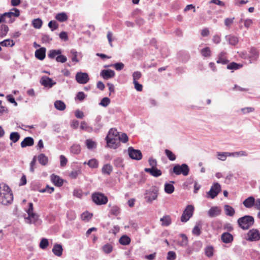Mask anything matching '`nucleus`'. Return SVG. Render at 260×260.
I'll use <instances>...</instances> for the list:
<instances>
[{
    "label": "nucleus",
    "instance_id": "nucleus-62",
    "mask_svg": "<svg viewBox=\"0 0 260 260\" xmlns=\"http://www.w3.org/2000/svg\"><path fill=\"white\" fill-rule=\"evenodd\" d=\"M71 53L72 54V61L75 62H79V60L77 59V52L75 49H72L71 50Z\"/></svg>",
    "mask_w": 260,
    "mask_h": 260
},
{
    "label": "nucleus",
    "instance_id": "nucleus-9",
    "mask_svg": "<svg viewBox=\"0 0 260 260\" xmlns=\"http://www.w3.org/2000/svg\"><path fill=\"white\" fill-rule=\"evenodd\" d=\"M247 240L251 242L258 241L260 240V233L258 230L252 229L247 233Z\"/></svg>",
    "mask_w": 260,
    "mask_h": 260
},
{
    "label": "nucleus",
    "instance_id": "nucleus-39",
    "mask_svg": "<svg viewBox=\"0 0 260 260\" xmlns=\"http://www.w3.org/2000/svg\"><path fill=\"white\" fill-rule=\"evenodd\" d=\"M194 210V207L191 205H188L186 206V209L183 211V213H185L186 215L191 217L192 216Z\"/></svg>",
    "mask_w": 260,
    "mask_h": 260
},
{
    "label": "nucleus",
    "instance_id": "nucleus-37",
    "mask_svg": "<svg viewBox=\"0 0 260 260\" xmlns=\"http://www.w3.org/2000/svg\"><path fill=\"white\" fill-rule=\"evenodd\" d=\"M20 135L18 132H12L10 135V139L14 143L18 141Z\"/></svg>",
    "mask_w": 260,
    "mask_h": 260
},
{
    "label": "nucleus",
    "instance_id": "nucleus-25",
    "mask_svg": "<svg viewBox=\"0 0 260 260\" xmlns=\"http://www.w3.org/2000/svg\"><path fill=\"white\" fill-rule=\"evenodd\" d=\"M12 11L14 12H8L3 13V16L6 18H11V17H18L20 15V11L17 8H13Z\"/></svg>",
    "mask_w": 260,
    "mask_h": 260
},
{
    "label": "nucleus",
    "instance_id": "nucleus-45",
    "mask_svg": "<svg viewBox=\"0 0 260 260\" xmlns=\"http://www.w3.org/2000/svg\"><path fill=\"white\" fill-rule=\"evenodd\" d=\"M165 153L168 158L171 161H174L176 159V157L175 155L170 150L165 149Z\"/></svg>",
    "mask_w": 260,
    "mask_h": 260
},
{
    "label": "nucleus",
    "instance_id": "nucleus-58",
    "mask_svg": "<svg viewBox=\"0 0 260 260\" xmlns=\"http://www.w3.org/2000/svg\"><path fill=\"white\" fill-rule=\"evenodd\" d=\"M48 27L51 29L52 31H53L56 29L58 25L57 23L55 20H51L48 23Z\"/></svg>",
    "mask_w": 260,
    "mask_h": 260
},
{
    "label": "nucleus",
    "instance_id": "nucleus-54",
    "mask_svg": "<svg viewBox=\"0 0 260 260\" xmlns=\"http://www.w3.org/2000/svg\"><path fill=\"white\" fill-rule=\"evenodd\" d=\"M193 246H196L197 248H193L192 250H189L188 251V253H189V254L191 253L192 251H194L196 252L199 251L202 246V244L201 242L197 241V242H195L193 243Z\"/></svg>",
    "mask_w": 260,
    "mask_h": 260
},
{
    "label": "nucleus",
    "instance_id": "nucleus-7",
    "mask_svg": "<svg viewBox=\"0 0 260 260\" xmlns=\"http://www.w3.org/2000/svg\"><path fill=\"white\" fill-rule=\"evenodd\" d=\"M221 191V186L218 182L214 183L207 192L208 197L214 199Z\"/></svg>",
    "mask_w": 260,
    "mask_h": 260
},
{
    "label": "nucleus",
    "instance_id": "nucleus-8",
    "mask_svg": "<svg viewBox=\"0 0 260 260\" xmlns=\"http://www.w3.org/2000/svg\"><path fill=\"white\" fill-rule=\"evenodd\" d=\"M127 150L128 155L131 158L137 160H141L142 158V153L140 150L135 149L132 147H129Z\"/></svg>",
    "mask_w": 260,
    "mask_h": 260
},
{
    "label": "nucleus",
    "instance_id": "nucleus-33",
    "mask_svg": "<svg viewBox=\"0 0 260 260\" xmlns=\"http://www.w3.org/2000/svg\"><path fill=\"white\" fill-rule=\"evenodd\" d=\"M118 136V132H117V129L112 128L109 130L108 134L106 137V139L117 138Z\"/></svg>",
    "mask_w": 260,
    "mask_h": 260
},
{
    "label": "nucleus",
    "instance_id": "nucleus-61",
    "mask_svg": "<svg viewBox=\"0 0 260 260\" xmlns=\"http://www.w3.org/2000/svg\"><path fill=\"white\" fill-rule=\"evenodd\" d=\"M54 190V187H49L48 185H47L45 188L40 189L39 191L40 192H48L49 193H51L53 192Z\"/></svg>",
    "mask_w": 260,
    "mask_h": 260
},
{
    "label": "nucleus",
    "instance_id": "nucleus-23",
    "mask_svg": "<svg viewBox=\"0 0 260 260\" xmlns=\"http://www.w3.org/2000/svg\"><path fill=\"white\" fill-rule=\"evenodd\" d=\"M63 248L61 244L55 243L52 248L53 254L57 256H60L62 254Z\"/></svg>",
    "mask_w": 260,
    "mask_h": 260
},
{
    "label": "nucleus",
    "instance_id": "nucleus-36",
    "mask_svg": "<svg viewBox=\"0 0 260 260\" xmlns=\"http://www.w3.org/2000/svg\"><path fill=\"white\" fill-rule=\"evenodd\" d=\"M55 19L58 21L62 22L68 19V16L64 12L59 13L55 16Z\"/></svg>",
    "mask_w": 260,
    "mask_h": 260
},
{
    "label": "nucleus",
    "instance_id": "nucleus-51",
    "mask_svg": "<svg viewBox=\"0 0 260 260\" xmlns=\"http://www.w3.org/2000/svg\"><path fill=\"white\" fill-rule=\"evenodd\" d=\"M242 66L239 63L232 62L227 66V69L229 70H237L241 68Z\"/></svg>",
    "mask_w": 260,
    "mask_h": 260
},
{
    "label": "nucleus",
    "instance_id": "nucleus-5",
    "mask_svg": "<svg viewBox=\"0 0 260 260\" xmlns=\"http://www.w3.org/2000/svg\"><path fill=\"white\" fill-rule=\"evenodd\" d=\"M91 199L92 201L97 205H105L108 201L107 197L100 192L92 193Z\"/></svg>",
    "mask_w": 260,
    "mask_h": 260
},
{
    "label": "nucleus",
    "instance_id": "nucleus-17",
    "mask_svg": "<svg viewBox=\"0 0 260 260\" xmlns=\"http://www.w3.org/2000/svg\"><path fill=\"white\" fill-rule=\"evenodd\" d=\"M216 62L222 64H226L229 62L226 57V53L225 51H222L218 54Z\"/></svg>",
    "mask_w": 260,
    "mask_h": 260
},
{
    "label": "nucleus",
    "instance_id": "nucleus-11",
    "mask_svg": "<svg viewBox=\"0 0 260 260\" xmlns=\"http://www.w3.org/2000/svg\"><path fill=\"white\" fill-rule=\"evenodd\" d=\"M40 83L45 87L51 88L56 84V82L51 78L44 76L41 78Z\"/></svg>",
    "mask_w": 260,
    "mask_h": 260
},
{
    "label": "nucleus",
    "instance_id": "nucleus-24",
    "mask_svg": "<svg viewBox=\"0 0 260 260\" xmlns=\"http://www.w3.org/2000/svg\"><path fill=\"white\" fill-rule=\"evenodd\" d=\"M175 183L174 181H170V183L166 182L164 185L165 191L168 194L172 193L175 190L173 184Z\"/></svg>",
    "mask_w": 260,
    "mask_h": 260
},
{
    "label": "nucleus",
    "instance_id": "nucleus-41",
    "mask_svg": "<svg viewBox=\"0 0 260 260\" xmlns=\"http://www.w3.org/2000/svg\"><path fill=\"white\" fill-rule=\"evenodd\" d=\"M201 54L205 57H209L211 55V51L209 47H206L201 50Z\"/></svg>",
    "mask_w": 260,
    "mask_h": 260
},
{
    "label": "nucleus",
    "instance_id": "nucleus-44",
    "mask_svg": "<svg viewBox=\"0 0 260 260\" xmlns=\"http://www.w3.org/2000/svg\"><path fill=\"white\" fill-rule=\"evenodd\" d=\"M71 153L75 154H78L81 152V147L79 144H74L71 147Z\"/></svg>",
    "mask_w": 260,
    "mask_h": 260
},
{
    "label": "nucleus",
    "instance_id": "nucleus-29",
    "mask_svg": "<svg viewBox=\"0 0 260 260\" xmlns=\"http://www.w3.org/2000/svg\"><path fill=\"white\" fill-rule=\"evenodd\" d=\"M161 222V225L163 226H168L172 223V220L170 216L165 215L160 219Z\"/></svg>",
    "mask_w": 260,
    "mask_h": 260
},
{
    "label": "nucleus",
    "instance_id": "nucleus-55",
    "mask_svg": "<svg viewBox=\"0 0 260 260\" xmlns=\"http://www.w3.org/2000/svg\"><path fill=\"white\" fill-rule=\"evenodd\" d=\"M180 237L182 238V241L180 243V245L183 247L186 246L188 244V238L185 234H181Z\"/></svg>",
    "mask_w": 260,
    "mask_h": 260
},
{
    "label": "nucleus",
    "instance_id": "nucleus-49",
    "mask_svg": "<svg viewBox=\"0 0 260 260\" xmlns=\"http://www.w3.org/2000/svg\"><path fill=\"white\" fill-rule=\"evenodd\" d=\"M120 213V209L116 205L111 207L110 213L115 216H117Z\"/></svg>",
    "mask_w": 260,
    "mask_h": 260
},
{
    "label": "nucleus",
    "instance_id": "nucleus-48",
    "mask_svg": "<svg viewBox=\"0 0 260 260\" xmlns=\"http://www.w3.org/2000/svg\"><path fill=\"white\" fill-rule=\"evenodd\" d=\"M86 95L83 91L78 92L75 97V100H78L80 102H82L86 98Z\"/></svg>",
    "mask_w": 260,
    "mask_h": 260
},
{
    "label": "nucleus",
    "instance_id": "nucleus-4",
    "mask_svg": "<svg viewBox=\"0 0 260 260\" xmlns=\"http://www.w3.org/2000/svg\"><path fill=\"white\" fill-rule=\"evenodd\" d=\"M62 51L61 49H51L49 50L48 53V57L51 59H55L58 62L64 63L67 60L66 56L62 55Z\"/></svg>",
    "mask_w": 260,
    "mask_h": 260
},
{
    "label": "nucleus",
    "instance_id": "nucleus-15",
    "mask_svg": "<svg viewBox=\"0 0 260 260\" xmlns=\"http://www.w3.org/2000/svg\"><path fill=\"white\" fill-rule=\"evenodd\" d=\"M221 240L222 242L228 244L232 243L234 240L233 236L229 232H224L221 235Z\"/></svg>",
    "mask_w": 260,
    "mask_h": 260
},
{
    "label": "nucleus",
    "instance_id": "nucleus-34",
    "mask_svg": "<svg viewBox=\"0 0 260 260\" xmlns=\"http://www.w3.org/2000/svg\"><path fill=\"white\" fill-rule=\"evenodd\" d=\"M38 161L39 163L43 165L46 166L48 161V157L43 153H41L38 156Z\"/></svg>",
    "mask_w": 260,
    "mask_h": 260
},
{
    "label": "nucleus",
    "instance_id": "nucleus-57",
    "mask_svg": "<svg viewBox=\"0 0 260 260\" xmlns=\"http://www.w3.org/2000/svg\"><path fill=\"white\" fill-rule=\"evenodd\" d=\"M49 245L48 239L46 238H42L40 243V247L43 249H46Z\"/></svg>",
    "mask_w": 260,
    "mask_h": 260
},
{
    "label": "nucleus",
    "instance_id": "nucleus-32",
    "mask_svg": "<svg viewBox=\"0 0 260 260\" xmlns=\"http://www.w3.org/2000/svg\"><path fill=\"white\" fill-rule=\"evenodd\" d=\"M112 170V166L109 164H107L103 167L102 169V172L103 174L110 175Z\"/></svg>",
    "mask_w": 260,
    "mask_h": 260
},
{
    "label": "nucleus",
    "instance_id": "nucleus-12",
    "mask_svg": "<svg viewBox=\"0 0 260 260\" xmlns=\"http://www.w3.org/2000/svg\"><path fill=\"white\" fill-rule=\"evenodd\" d=\"M106 141L107 147L111 148L116 149L120 145L118 138L106 139Z\"/></svg>",
    "mask_w": 260,
    "mask_h": 260
},
{
    "label": "nucleus",
    "instance_id": "nucleus-16",
    "mask_svg": "<svg viewBox=\"0 0 260 260\" xmlns=\"http://www.w3.org/2000/svg\"><path fill=\"white\" fill-rule=\"evenodd\" d=\"M145 172L149 173L151 175L155 177H158L161 175V171L158 169L156 167L151 168H145Z\"/></svg>",
    "mask_w": 260,
    "mask_h": 260
},
{
    "label": "nucleus",
    "instance_id": "nucleus-50",
    "mask_svg": "<svg viewBox=\"0 0 260 260\" xmlns=\"http://www.w3.org/2000/svg\"><path fill=\"white\" fill-rule=\"evenodd\" d=\"M86 145L88 149H92L96 146V143L91 139H87L85 141Z\"/></svg>",
    "mask_w": 260,
    "mask_h": 260
},
{
    "label": "nucleus",
    "instance_id": "nucleus-47",
    "mask_svg": "<svg viewBox=\"0 0 260 260\" xmlns=\"http://www.w3.org/2000/svg\"><path fill=\"white\" fill-rule=\"evenodd\" d=\"M42 21L41 19L37 18L33 20L32 25L35 28L39 29L42 26Z\"/></svg>",
    "mask_w": 260,
    "mask_h": 260
},
{
    "label": "nucleus",
    "instance_id": "nucleus-26",
    "mask_svg": "<svg viewBox=\"0 0 260 260\" xmlns=\"http://www.w3.org/2000/svg\"><path fill=\"white\" fill-rule=\"evenodd\" d=\"M225 40L230 45L232 46L236 45L239 42L238 38L237 37L232 35L226 36Z\"/></svg>",
    "mask_w": 260,
    "mask_h": 260
},
{
    "label": "nucleus",
    "instance_id": "nucleus-22",
    "mask_svg": "<svg viewBox=\"0 0 260 260\" xmlns=\"http://www.w3.org/2000/svg\"><path fill=\"white\" fill-rule=\"evenodd\" d=\"M250 63L254 62L257 60L258 57V53L256 49L254 48H251L248 54Z\"/></svg>",
    "mask_w": 260,
    "mask_h": 260
},
{
    "label": "nucleus",
    "instance_id": "nucleus-10",
    "mask_svg": "<svg viewBox=\"0 0 260 260\" xmlns=\"http://www.w3.org/2000/svg\"><path fill=\"white\" fill-rule=\"evenodd\" d=\"M75 79L76 81L81 84H85L89 80V77L87 73L81 72H78L76 76Z\"/></svg>",
    "mask_w": 260,
    "mask_h": 260
},
{
    "label": "nucleus",
    "instance_id": "nucleus-1",
    "mask_svg": "<svg viewBox=\"0 0 260 260\" xmlns=\"http://www.w3.org/2000/svg\"><path fill=\"white\" fill-rule=\"evenodd\" d=\"M13 201L12 191L9 186L4 183H0V202L4 205L11 204Z\"/></svg>",
    "mask_w": 260,
    "mask_h": 260
},
{
    "label": "nucleus",
    "instance_id": "nucleus-3",
    "mask_svg": "<svg viewBox=\"0 0 260 260\" xmlns=\"http://www.w3.org/2000/svg\"><path fill=\"white\" fill-rule=\"evenodd\" d=\"M159 189L156 186H152L149 189L146 190L144 194V199L147 203H151L156 200Z\"/></svg>",
    "mask_w": 260,
    "mask_h": 260
},
{
    "label": "nucleus",
    "instance_id": "nucleus-64",
    "mask_svg": "<svg viewBox=\"0 0 260 260\" xmlns=\"http://www.w3.org/2000/svg\"><path fill=\"white\" fill-rule=\"evenodd\" d=\"M176 257V254L175 252L170 251L168 252L167 258L168 260H174Z\"/></svg>",
    "mask_w": 260,
    "mask_h": 260
},
{
    "label": "nucleus",
    "instance_id": "nucleus-6",
    "mask_svg": "<svg viewBox=\"0 0 260 260\" xmlns=\"http://www.w3.org/2000/svg\"><path fill=\"white\" fill-rule=\"evenodd\" d=\"M172 172L176 175L182 174L183 176H186L189 174V168L186 164H182L181 165L176 164L174 166Z\"/></svg>",
    "mask_w": 260,
    "mask_h": 260
},
{
    "label": "nucleus",
    "instance_id": "nucleus-42",
    "mask_svg": "<svg viewBox=\"0 0 260 260\" xmlns=\"http://www.w3.org/2000/svg\"><path fill=\"white\" fill-rule=\"evenodd\" d=\"M0 45L4 47H12L15 45V43L12 40L6 39L1 42Z\"/></svg>",
    "mask_w": 260,
    "mask_h": 260
},
{
    "label": "nucleus",
    "instance_id": "nucleus-60",
    "mask_svg": "<svg viewBox=\"0 0 260 260\" xmlns=\"http://www.w3.org/2000/svg\"><path fill=\"white\" fill-rule=\"evenodd\" d=\"M110 67H114L116 70L121 71L124 68V65L122 62H117L110 65Z\"/></svg>",
    "mask_w": 260,
    "mask_h": 260
},
{
    "label": "nucleus",
    "instance_id": "nucleus-38",
    "mask_svg": "<svg viewBox=\"0 0 260 260\" xmlns=\"http://www.w3.org/2000/svg\"><path fill=\"white\" fill-rule=\"evenodd\" d=\"M119 242L122 245H127L131 242V239L126 235H123L119 239Z\"/></svg>",
    "mask_w": 260,
    "mask_h": 260
},
{
    "label": "nucleus",
    "instance_id": "nucleus-27",
    "mask_svg": "<svg viewBox=\"0 0 260 260\" xmlns=\"http://www.w3.org/2000/svg\"><path fill=\"white\" fill-rule=\"evenodd\" d=\"M255 199L251 196L246 199L243 202L244 206L247 208H250L254 205Z\"/></svg>",
    "mask_w": 260,
    "mask_h": 260
},
{
    "label": "nucleus",
    "instance_id": "nucleus-21",
    "mask_svg": "<svg viewBox=\"0 0 260 260\" xmlns=\"http://www.w3.org/2000/svg\"><path fill=\"white\" fill-rule=\"evenodd\" d=\"M34 144V140L31 137H25L21 143V147L25 148L28 146H31Z\"/></svg>",
    "mask_w": 260,
    "mask_h": 260
},
{
    "label": "nucleus",
    "instance_id": "nucleus-46",
    "mask_svg": "<svg viewBox=\"0 0 260 260\" xmlns=\"http://www.w3.org/2000/svg\"><path fill=\"white\" fill-rule=\"evenodd\" d=\"M214 248L212 246H208L205 249V253L207 256L211 257L213 255Z\"/></svg>",
    "mask_w": 260,
    "mask_h": 260
},
{
    "label": "nucleus",
    "instance_id": "nucleus-43",
    "mask_svg": "<svg viewBox=\"0 0 260 260\" xmlns=\"http://www.w3.org/2000/svg\"><path fill=\"white\" fill-rule=\"evenodd\" d=\"M102 250L106 254L111 253L113 250V246L110 243H107L103 246Z\"/></svg>",
    "mask_w": 260,
    "mask_h": 260
},
{
    "label": "nucleus",
    "instance_id": "nucleus-2",
    "mask_svg": "<svg viewBox=\"0 0 260 260\" xmlns=\"http://www.w3.org/2000/svg\"><path fill=\"white\" fill-rule=\"evenodd\" d=\"M239 226L243 230H248L254 222V218L252 216L245 215L239 218L237 221Z\"/></svg>",
    "mask_w": 260,
    "mask_h": 260
},
{
    "label": "nucleus",
    "instance_id": "nucleus-19",
    "mask_svg": "<svg viewBox=\"0 0 260 260\" xmlns=\"http://www.w3.org/2000/svg\"><path fill=\"white\" fill-rule=\"evenodd\" d=\"M51 180L54 184L58 187L61 186L63 184V180L54 174L51 175Z\"/></svg>",
    "mask_w": 260,
    "mask_h": 260
},
{
    "label": "nucleus",
    "instance_id": "nucleus-30",
    "mask_svg": "<svg viewBox=\"0 0 260 260\" xmlns=\"http://www.w3.org/2000/svg\"><path fill=\"white\" fill-rule=\"evenodd\" d=\"M202 223L201 221H199L196 223V225L194 226V227L193 228L192 233V234L199 236L201 234V229L202 228Z\"/></svg>",
    "mask_w": 260,
    "mask_h": 260
},
{
    "label": "nucleus",
    "instance_id": "nucleus-53",
    "mask_svg": "<svg viewBox=\"0 0 260 260\" xmlns=\"http://www.w3.org/2000/svg\"><path fill=\"white\" fill-rule=\"evenodd\" d=\"M92 214L86 211L81 214V219L85 221H88L92 217Z\"/></svg>",
    "mask_w": 260,
    "mask_h": 260
},
{
    "label": "nucleus",
    "instance_id": "nucleus-52",
    "mask_svg": "<svg viewBox=\"0 0 260 260\" xmlns=\"http://www.w3.org/2000/svg\"><path fill=\"white\" fill-rule=\"evenodd\" d=\"M87 165L91 168H96L98 167L99 162L96 159L92 158L88 161Z\"/></svg>",
    "mask_w": 260,
    "mask_h": 260
},
{
    "label": "nucleus",
    "instance_id": "nucleus-59",
    "mask_svg": "<svg viewBox=\"0 0 260 260\" xmlns=\"http://www.w3.org/2000/svg\"><path fill=\"white\" fill-rule=\"evenodd\" d=\"M36 160H37V156H34L32 160L31 161L30 163V168L29 171L31 173H34L35 171V168H36Z\"/></svg>",
    "mask_w": 260,
    "mask_h": 260
},
{
    "label": "nucleus",
    "instance_id": "nucleus-35",
    "mask_svg": "<svg viewBox=\"0 0 260 260\" xmlns=\"http://www.w3.org/2000/svg\"><path fill=\"white\" fill-rule=\"evenodd\" d=\"M54 107L56 109L59 111H62L66 109V106L63 102L58 100L54 102Z\"/></svg>",
    "mask_w": 260,
    "mask_h": 260
},
{
    "label": "nucleus",
    "instance_id": "nucleus-18",
    "mask_svg": "<svg viewBox=\"0 0 260 260\" xmlns=\"http://www.w3.org/2000/svg\"><path fill=\"white\" fill-rule=\"evenodd\" d=\"M46 51L45 47H41L37 49L35 51V57L40 60H43L46 56Z\"/></svg>",
    "mask_w": 260,
    "mask_h": 260
},
{
    "label": "nucleus",
    "instance_id": "nucleus-13",
    "mask_svg": "<svg viewBox=\"0 0 260 260\" xmlns=\"http://www.w3.org/2000/svg\"><path fill=\"white\" fill-rule=\"evenodd\" d=\"M221 210L217 206L212 207L208 212V215L210 217H215L220 215Z\"/></svg>",
    "mask_w": 260,
    "mask_h": 260
},
{
    "label": "nucleus",
    "instance_id": "nucleus-56",
    "mask_svg": "<svg viewBox=\"0 0 260 260\" xmlns=\"http://www.w3.org/2000/svg\"><path fill=\"white\" fill-rule=\"evenodd\" d=\"M110 103V99L108 97H105L102 99L100 103H99V105L103 107H106L109 105Z\"/></svg>",
    "mask_w": 260,
    "mask_h": 260
},
{
    "label": "nucleus",
    "instance_id": "nucleus-40",
    "mask_svg": "<svg viewBox=\"0 0 260 260\" xmlns=\"http://www.w3.org/2000/svg\"><path fill=\"white\" fill-rule=\"evenodd\" d=\"M9 31V27L5 24H2L0 29V37L4 38L5 37Z\"/></svg>",
    "mask_w": 260,
    "mask_h": 260
},
{
    "label": "nucleus",
    "instance_id": "nucleus-28",
    "mask_svg": "<svg viewBox=\"0 0 260 260\" xmlns=\"http://www.w3.org/2000/svg\"><path fill=\"white\" fill-rule=\"evenodd\" d=\"M28 217L25 219L28 220L27 223L29 224H35L38 220V215L35 213H31L28 214Z\"/></svg>",
    "mask_w": 260,
    "mask_h": 260
},
{
    "label": "nucleus",
    "instance_id": "nucleus-14",
    "mask_svg": "<svg viewBox=\"0 0 260 260\" xmlns=\"http://www.w3.org/2000/svg\"><path fill=\"white\" fill-rule=\"evenodd\" d=\"M115 72L114 71L110 69L103 70L100 73L101 76L105 80L113 78L115 76Z\"/></svg>",
    "mask_w": 260,
    "mask_h": 260
},
{
    "label": "nucleus",
    "instance_id": "nucleus-63",
    "mask_svg": "<svg viewBox=\"0 0 260 260\" xmlns=\"http://www.w3.org/2000/svg\"><path fill=\"white\" fill-rule=\"evenodd\" d=\"M117 138L119 142L120 141H121L125 143L128 141V137L125 133H122L120 136H118Z\"/></svg>",
    "mask_w": 260,
    "mask_h": 260
},
{
    "label": "nucleus",
    "instance_id": "nucleus-31",
    "mask_svg": "<svg viewBox=\"0 0 260 260\" xmlns=\"http://www.w3.org/2000/svg\"><path fill=\"white\" fill-rule=\"evenodd\" d=\"M224 209L225 213L227 216H233L235 214V209L231 206L229 205H225L224 206Z\"/></svg>",
    "mask_w": 260,
    "mask_h": 260
},
{
    "label": "nucleus",
    "instance_id": "nucleus-20",
    "mask_svg": "<svg viewBox=\"0 0 260 260\" xmlns=\"http://www.w3.org/2000/svg\"><path fill=\"white\" fill-rule=\"evenodd\" d=\"M102 116L100 115H98L95 119L94 123V131L95 132H99L100 130L103 127V124L101 122Z\"/></svg>",
    "mask_w": 260,
    "mask_h": 260
}]
</instances>
